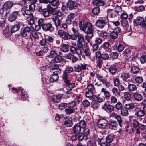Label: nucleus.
Returning <instances> with one entry per match:
<instances>
[{"label":"nucleus","instance_id":"1","mask_svg":"<svg viewBox=\"0 0 146 146\" xmlns=\"http://www.w3.org/2000/svg\"><path fill=\"white\" fill-rule=\"evenodd\" d=\"M79 26L80 29L86 34L89 38H91L93 36V26L92 23L82 21L79 23Z\"/></svg>","mask_w":146,"mask_h":146},{"label":"nucleus","instance_id":"2","mask_svg":"<svg viewBox=\"0 0 146 146\" xmlns=\"http://www.w3.org/2000/svg\"><path fill=\"white\" fill-rule=\"evenodd\" d=\"M77 109L76 103L73 101L68 103V107L64 111L66 115H69L74 113Z\"/></svg>","mask_w":146,"mask_h":146},{"label":"nucleus","instance_id":"3","mask_svg":"<svg viewBox=\"0 0 146 146\" xmlns=\"http://www.w3.org/2000/svg\"><path fill=\"white\" fill-rule=\"evenodd\" d=\"M23 9H25L24 13H23V15L25 16V17L27 19H29V20L28 21V23L31 25L34 23V20L33 19V15L32 13V11L29 10L27 8H24Z\"/></svg>","mask_w":146,"mask_h":146},{"label":"nucleus","instance_id":"4","mask_svg":"<svg viewBox=\"0 0 146 146\" xmlns=\"http://www.w3.org/2000/svg\"><path fill=\"white\" fill-rule=\"evenodd\" d=\"M32 29V27L30 26V27H26L23 29H21V35L25 37L29 36L30 35L31 31Z\"/></svg>","mask_w":146,"mask_h":146},{"label":"nucleus","instance_id":"5","mask_svg":"<svg viewBox=\"0 0 146 146\" xmlns=\"http://www.w3.org/2000/svg\"><path fill=\"white\" fill-rule=\"evenodd\" d=\"M108 20V18L107 17L102 18L101 19H98L96 21L95 23L96 25L98 28L102 29L105 26L106 23Z\"/></svg>","mask_w":146,"mask_h":146},{"label":"nucleus","instance_id":"6","mask_svg":"<svg viewBox=\"0 0 146 146\" xmlns=\"http://www.w3.org/2000/svg\"><path fill=\"white\" fill-rule=\"evenodd\" d=\"M42 28L43 30L45 32L49 31L52 32L54 30V28L53 27L52 24L50 22L45 23L42 25Z\"/></svg>","mask_w":146,"mask_h":146},{"label":"nucleus","instance_id":"7","mask_svg":"<svg viewBox=\"0 0 146 146\" xmlns=\"http://www.w3.org/2000/svg\"><path fill=\"white\" fill-rule=\"evenodd\" d=\"M121 31V29L119 27L115 28L110 34L111 37L114 40L115 39L117 38L118 34L120 33Z\"/></svg>","mask_w":146,"mask_h":146},{"label":"nucleus","instance_id":"8","mask_svg":"<svg viewBox=\"0 0 146 146\" xmlns=\"http://www.w3.org/2000/svg\"><path fill=\"white\" fill-rule=\"evenodd\" d=\"M66 85V89L68 90L66 93L67 94H71L72 92V90L75 86V84L74 83H71L70 81L67 83H65Z\"/></svg>","mask_w":146,"mask_h":146},{"label":"nucleus","instance_id":"9","mask_svg":"<svg viewBox=\"0 0 146 146\" xmlns=\"http://www.w3.org/2000/svg\"><path fill=\"white\" fill-rule=\"evenodd\" d=\"M13 5V3L11 1H9L5 3L3 6L2 9H0V11L2 10V12L3 13L4 11H7L10 9Z\"/></svg>","mask_w":146,"mask_h":146},{"label":"nucleus","instance_id":"10","mask_svg":"<svg viewBox=\"0 0 146 146\" xmlns=\"http://www.w3.org/2000/svg\"><path fill=\"white\" fill-rule=\"evenodd\" d=\"M80 48H81L85 55L87 56H89L91 54V52L89 49L88 46L87 44L84 43L81 46L78 47Z\"/></svg>","mask_w":146,"mask_h":146},{"label":"nucleus","instance_id":"11","mask_svg":"<svg viewBox=\"0 0 146 146\" xmlns=\"http://www.w3.org/2000/svg\"><path fill=\"white\" fill-rule=\"evenodd\" d=\"M67 5L70 10L75 9L80 6L76 2L71 0L68 1L67 3Z\"/></svg>","mask_w":146,"mask_h":146},{"label":"nucleus","instance_id":"12","mask_svg":"<svg viewBox=\"0 0 146 146\" xmlns=\"http://www.w3.org/2000/svg\"><path fill=\"white\" fill-rule=\"evenodd\" d=\"M98 127L100 128L104 129L106 127L108 123L106 119L102 118L98 120Z\"/></svg>","mask_w":146,"mask_h":146},{"label":"nucleus","instance_id":"13","mask_svg":"<svg viewBox=\"0 0 146 146\" xmlns=\"http://www.w3.org/2000/svg\"><path fill=\"white\" fill-rule=\"evenodd\" d=\"M71 52L72 54H76L78 56H80L82 54V51L79 48H76L72 46H69Z\"/></svg>","mask_w":146,"mask_h":146},{"label":"nucleus","instance_id":"14","mask_svg":"<svg viewBox=\"0 0 146 146\" xmlns=\"http://www.w3.org/2000/svg\"><path fill=\"white\" fill-rule=\"evenodd\" d=\"M77 38V46L78 47H81L84 42V38L83 35L80 34H78Z\"/></svg>","mask_w":146,"mask_h":146},{"label":"nucleus","instance_id":"15","mask_svg":"<svg viewBox=\"0 0 146 146\" xmlns=\"http://www.w3.org/2000/svg\"><path fill=\"white\" fill-rule=\"evenodd\" d=\"M62 59V57L58 54L57 56H56L53 59H48V58L47 59V60L49 63L52 64L54 63L60 62L61 61Z\"/></svg>","mask_w":146,"mask_h":146},{"label":"nucleus","instance_id":"16","mask_svg":"<svg viewBox=\"0 0 146 146\" xmlns=\"http://www.w3.org/2000/svg\"><path fill=\"white\" fill-rule=\"evenodd\" d=\"M107 13L109 17L111 18H115L118 15L115 10L111 9H108Z\"/></svg>","mask_w":146,"mask_h":146},{"label":"nucleus","instance_id":"17","mask_svg":"<svg viewBox=\"0 0 146 146\" xmlns=\"http://www.w3.org/2000/svg\"><path fill=\"white\" fill-rule=\"evenodd\" d=\"M121 25L125 27L124 29L127 32H129L130 30L131 26H129L127 19H122L121 21Z\"/></svg>","mask_w":146,"mask_h":146},{"label":"nucleus","instance_id":"18","mask_svg":"<svg viewBox=\"0 0 146 146\" xmlns=\"http://www.w3.org/2000/svg\"><path fill=\"white\" fill-rule=\"evenodd\" d=\"M82 129L77 123L73 127V131L74 133L76 134H79L82 131Z\"/></svg>","mask_w":146,"mask_h":146},{"label":"nucleus","instance_id":"19","mask_svg":"<svg viewBox=\"0 0 146 146\" xmlns=\"http://www.w3.org/2000/svg\"><path fill=\"white\" fill-rule=\"evenodd\" d=\"M118 127V124L115 121H112L109 124V127L110 129L116 130Z\"/></svg>","mask_w":146,"mask_h":146},{"label":"nucleus","instance_id":"20","mask_svg":"<svg viewBox=\"0 0 146 146\" xmlns=\"http://www.w3.org/2000/svg\"><path fill=\"white\" fill-rule=\"evenodd\" d=\"M47 8L49 9V11L50 13L53 15H56V14L58 10V9L56 8H54L51 7V6L49 5H47Z\"/></svg>","mask_w":146,"mask_h":146},{"label":"nucleus","instance_id":"21","mask_svg":"<svg viewBox=\"0 0 146 146\" xmlns=\"http://www.w3.org/2000/svg\"><path fill=\"white\" fill-rule=\"evenodd\" d=\"M17 16V12H14L12 13L9 16V20L11 22L13 21L16 19Z\"/></svg>","mask_w":146,"mask_h":146},{"label":"nucleus","instance_id":"22","mask_svg":"<svg viewBox=\"0 0 146 146\" xmlns=\"http://www.w3.org/2000/svg\"><path fill=\"white\" fill-rule=\"evenodd\" d=\"M52 20L54 22L56 27L58 28L60 25L61 23V19H59L58 17L55 16L53 18Z\"/></svg>","mask_w":146,"mask_h":146},{"label":"nucleus","instance_id":"23","mask_svg":"<svg viewBox=\"0 0 146 146\" xmlns=\"http://www.w3.org/2000/svg\"><path fill=\"white\" fill-rule=\"evenodd\" d=\"M124 106L127 110L131 111L136 110L135 106L133 103L126 104Z\"/></svg>","mask_w":146,"mask_h":146},{"label":"nucleus","instance_id":"24","mask_svg":"<svg viewBox=\"0 0 146 146\" xmlns=\"http://www.w3.org/2000/svg\"><path fill=\"white\" fill-rule=\"evenodd\" d=\"M93 4L96 6H102L104 5V1L102 0H93L92 1Z\"/></svg>","mask_w":146,"mask_h":146},{"label":"nucleus","instance_id":"25","mask_svg":"<svg viewBox=\"0 0 146 146\" xmlns=\"http://www.w3.org/2000/svg\"><path fill=\"white\" fill-rule=\"evenodd\" d=\"M133 96L135 100L137 101H140L143 99L142 95L138 93H135L133 94Z\"/></svg>","mask_w":146,"mask_h":146},{"label":"nucleus","instance_id":"26","mask_svg":"<svg viewBox=\"0 0 146 146\" xmlns=\"http://www.w3.org/2000/svg\"><path fill=\"white\" fill-rule=\"evenodd\" d=\"M69 46L68 44H64L61 45L60 49L64 52H67L69 51Z\"/></svg>","mask_w":146,"mask_h":146},{"label":"nucleus","instance_id":"27","mask_svg":"<svg viewBox=\"0 0 146 146\" xmlns=\"http://www.w3.org/2000/svg\"><path fill=\"white\" fill-rule=\"evenodd\" d=\"M106 90V89L105 88H102L101 89V92L103 93L105 98H109L111 96L110 93L109 91Z\"/></svg>","mask_w":146,"mask_h":146},{"label":"nucleus","instance_id":"28","mask_svg":"<svg viewBox=\"0 0 146 146\" xmlns=\"http://www.w3.org/2000/svg\"><path fill=\"white\" fill-rule=\"evenodd\" d=\"M110 43L108 42H106L102 45V48L106 51L109 53H111V50L109 48Z\"/></svg>","mask_w":146,"mask_h":146},{"label":"nucleus","instance_id":"29","mask_svg":"<svg viewBox=\"0 0 146 146\" xmlns=\"http://www.w3.org/2000/svg\"><path fill=\"white\" fill-rule=\"evenodd\" d=\"M128 88L129 91L131 92L135 91L137 89L136 86L134 84H129Z\"/></svg>","mask_w":146,"mask_h":146},{"label":"nucleus","instance_id":"30","mask_svg":"<svg viewBox=\"0 0 146 146\" xmlns=\"http://www.w3.org/2000/svg\"><path fill=\"white\" fill-rule=\"evenodd\" d=\"M51 100L54 102H59L60 101V95L53 96L51 97Z\"/></svg>","mask_w":146,"mask_h":146},{"label":"nucleus","instance_id":"31","mask_svg":"<svg viewBox=\"0 0 146 146\" xmlns=\"http://www.w3.org/2000/svg\"><path fill=\"white\" fill-rule=\"evenodd\" d=\"M20 25L19 23L14 25L11 29V32L13 33L19 30L20 28Z\"/></svg>","mask_w":146,"mask_h":146},{"label":"nucleus","instance_id":"32","mask_svg":"<svg viewBox=\"0 0 146 146\" xmlns=\"http://www.w3.org/2000/svg\"><path fill=\"white\" fill-rule=\"evenodd\" d=\"M42 14L45 17H48L49 16L50 12L48 8L47 9L45 8L42 9Z\"/></svg>","mask_w":146,"mask_h":146},{"label":"nucleus","instance_id":"33","mask_svg":"<svg viewBox=\"0 0 146 146\" xmlns=\"http://www.w3.org/2000/svg\"><path fill=\"white\" fill-rule=\"evenodd\" d=\"M98 34L99 35L104 39L107 38L108 36L107 33L105 31H98Z\"/></svg>","mask_w":146,"mask_h":146},{"label":"nucleus","instance_id":"34","mask_svg":"<svg viewBox=\"0 0 146 146\" xmlns=\"http://www.w3.org/2000/svg\"><path fill=\"white\" fill-rule=\"evenodd\" d=\"M99 105V103L96 100H94L92 102L91 107L94 109H97L98 108Z\"/></svg>","mask_w":146,"mask_h":146},{"label":"nucleus","instance_id":"35","mask_svg":"<svg viewBox=\"0 0 146 146\" xmlns=\"http://www.w3.org/2000/svg\"><path fill=\"white\" fill-rule=\"evenodd\" d=\"M121 114L122 116H127L129 114L128 110L125 107L121 110Z\"/></svg>","mask_w":146,"mask_h":146},{"label":"nucleus","instance_id":"36","mask_svg":"<svg viewBox=\"0 0 146 146\" xmlns=\"http://www.w3.org/2000/svg\"><path fill=\"white\" fill-rule=\"evenodd\" d=\"M134 80L135 81L134 83L138 84L142 83L143 80L142 77L141 76L136 77L134 79Z\"/></svg>","mask_w":146,"mask_h":146},{"label":"nucleus","instance_id":"37","mask_svg":"<svg viewBox=\"0 0 146 146\" xmlns=\"http://www.w3.org/2000/svg\"><path fill=\"white\" fill-rule=\"evenodd\" d=\"M48 2L53 6H57L60 4L59 0H49Z\"/></svg>","mask_w":146,"mask_h":146},{"label":"nucleus","instance_id":"38","mask_svg":"<svg viewBox=\"0 0 146 146\" xmlns=\"http://www.w3.org/2000/svg\"><path fill=\"white\" fill-rule=\"evenodd\" d=\"M139 68L136 66H133L131 69V71L132 73L135 74L138 73L139 71Z\"/></svg>","mask_w":146,"mask_h":146},{"label":"nucleus","instance_id":"39","mask_svg":"<svg viewBox=\"0 0 146 146\" xmlns=\"http://www.w3.org/2000/svg\"><path fill=\"white\" fill-rule=\"evenodd\" d=\"M119 75L121 76V77L124 80L128 78L129 76V74L127 73H120Z\"/></svg>","mask_w":146,"mask_h":146},{"label":"nucleus","instance_id":"40","mask_svg":"<svg viewBox=\"0 0 146 146\" xmlns=\"http://www.w3.org/2000/svg\"><path fill=\"white\" fill-rule=\"evenodd\" d=\"M131 53V50L129 48H127L125 49L123 52L122 54L125 57H129V55Z\"/></svg>","mask_w":146,"mask_h":146},{"label":"nucleus","instance_id":"41","mask_svg":"<svg viewBox=\"0 0 146 146\" xmlns=\"http://www.w3.org/2000/svg\"><path fill=\"white\" fill-rule=\"evenodd\" d=\"M143 19L141 17H137L136 19L135 22L137 24L139 25L142 24L143 25Z\"/></svg>","mask_w":146,"mask_h":146},{"label":"nucleus","instance_id":"42","mask_svg":"<svg viewBox=\"0 0 146 146\" xmlns=\"http://www.w3.org/2000/svg\"><path fill=\"white\" fill-rule=\"evenodd\" d=\"M59 76L57 74H53L50 79V81L51 82L57 81L58 79Z\"/></svg>","mask_w":146,"mask_h":146},{"label":"nucleus","instance_id":"43","mask_svg":"<svg viewBox=\"0 0 146 146\" xmlns=\"http://www.w3.org/2000/svg\"><path fill=\"white\" fill-rule=\"evenodd\" d=\"M20 89L21 91V98L23 100H26V99L27 98V95L26 94V92L24 91L23 92V91L24 89L22 87H21Z\"/></svg>","mask_w":146,"mask_h":146},{"label":"nucleus","instance_id":"44","mask_svg":"<svg viewBox=\"0 0 146 146\" xmlns=\"http://www.w3.org/2000/svg\"><path fill=\"white\" fill-rule=\"evenodd\" d=\"M124 96L125 98L127 101H130L131 100V97L129 92H125L124 94Z\"/></svg>","mask_w":146,"mask_h":146},{"label":"nucleus","instance_id":"45","mask_svg":"<svg viewBox=\"0 0 146 146\" xmlns=\"http://www.w3.org/2000/svg\"><path fill=\"white\" fill-rule=\"evenodd\" d=\"M24 8H27L32 11L35 9V5L34 4H31L30 5H26L23 7Z\"/></svg>","mask_w":146,"mask_h":146},{"label":"nucleus","instance_id":"46","mask_svg":"<svg viewBox=\"0 0 146 146\" xmlns=\"http://www.w3.org/2000/svg\"><path fill=\"white\" fill-rule=\"evenodd\" d=\"M57 55L58 54L55 51L52 50L50 52V54L48 55V57L51 58H52V59H53L56 56H57Z\"/></svg>","mask_w":146,"mask_h":146},{"label":"nucleus","instance_id":"47","mask_svg":"<svg viewBox=\"0 0 146 146\" xmlns=\"http://www.w3.org/2000/svg\"><path fill=\"white\" fill-rule=\"evenodd\" d=\"M64 124L68 127H71L72 125L73 124L72 121L70 119L67 120L64 122Z\"/></svg>","mask_w":146,"mask_h":146},{"label":"nucleus","instance_id":"48","mask_svg":"<svg viewBox=\"0 0 146 146\" xmlns=\"http://www.w3.org/2000/svg\"><path fill=\"white\" fill-rule=\"evenodd\" d=\"M3 30V34L6 37H8L9 35V28L8 27H6Z\"/></svg>","mask_w":146,"mask_h":146},{"label":"nucleus","instance_id":"49","mask_svg":"<svg viewBox=\"0 0 146 146\" xmlns=\"http://www.w3.org/2000/svg\"><path fill=\"white\" fill-rule=\"evenodd\" d=\"M78 125L81 126L82 128L83 129L85 127H86V121L84 120H81L79 123H77Z\"/></svg>","mask_w":146,"mask_h":146},{"label":"nucleus","instance_id":"50","mask_svg":"<svg viewBox=\"0 0 146 146\" xmlns=\"http://www.w3.org/2000/svg\"><path fill=\"white\" fill-rule=\"evenodd\" d=\"M40 44L41 46H46L47 44H49V43L47 41L46 39H43L41 40L40 42Z\"/></svg>","mask_w":146,"mask_h":146},{"label":"nucleus","instance_id":"51","mask_svg":"<svg viewBox=\"0 0 146 146\" xmlns=\"http://www.w3.org/2000/svg\"><path fill=\"white\" fill-rule=\"evenodd\" d=\"M103 61L100 59L98 58L96 61V66L97 67L99 68V69H100L102 66L103 64Z\"/></svg>","mask_w":146,"mask_h":146},{"label":"nucleus","instance_id":"52","mask_svg":"<svg viewBox=\"0 0 146 146\" xmlns=\"http://www.w3.org/2000/svg\"><path fill=\"white\" fill-rule=\"evenodd\" d=\"M116 109L117 110H121L123 108V106L121 103L118 102L115 105Z\"/></svg>","mask_w":146,"mask_h":146},{"label":"nucleus","instance_id":"53","mask_svg":"<svg viewBox=\"0 0 146 146\" xmlns=\"http://www.w3.org/2000/svg\"><path fill=\"white\" fill-rule=\"evenodd\" d=\"M131 125L134 127H136L138 126L139 123L138 121L136 119H133L131 121Z\"/></svg>","mask_w":146,"mask_h":146},{"label":"nucleus","instance_id":"54","mask_svg":"<svg viewBox=\"0 0 146 146\" xmlns=\"http://www.w3.org/2000/svg\"><path fill=\"white\" fill-rule=\"evenodd\" d=\"M114 138L113 136L110 135L108 136L106 138V142L107 143L109 144L113 140Z\"/></svg>","mask_w":146,"mask_h":146},{"label":"nucleus","instance_id":"55","mask_svg":"<svg viewBox=\"0 0 146 146\" xmlns=\"http://www.w3.org/2000/svg\"><path fill=\"white\" fill-rule=\"evenodd\" d=\"M100 9L99 7H96L92 9V13L95 15H97L100 12Z\"/></svg>","mask_w":146,"mask_h":146},{"label":"nucleus","instance_id":"56","mask_svg":"<svg viewBox=\"0 0 146 146\" xmlns=\"http://www.w3.org/2000/svg\"><path fill=\"white\" fill-rule=\"evenodd\" d=\"M102 84L105 85L106 88H108L110 86V82H108L106 79H105L102 82Z\"/></svg>","mask_w":146,"mask_h":146},{"label":"nucleus","instance_id":"57","mask_svg":"<svg viewBox=\"0 0 146 146\" xmlns=\"http://www.w3.org/2000/svg\"><path fill=\"white\" fill-rule=\"evenodd\" d=\"M87 88L88 91H92L95 89L94 86L92 84H89L87 85Z\"/></svg>","mask_w":146,"mask_h":146},{"label":"nucleus","instance_id":"58","mask_svg":"<svg viewBox=\"0 0 146 146\" xmlns=\"http://www.w3.org/2000/svg\"><path fill=\"white\" fill-rule=\"evenodd\" d=\"M67 104L66 103H62L60 104L58 106V108L62 110L65 108L67 106Z\"/></svg>","mask_w":146,"mask_h":146},{"label":"nucleus","instance_id":"59","mask_svg":"<svg viewBox=\"0 0 146 146\" xmlns=\"http://www.w3.org/2000/svg\"><path fill=\"white\" fill-rule=\"evenodd\" d=\"M113 80L114 86H118L120 84V81L119 79L113 78Z\"/></svg>","mask_w":146,"mask_h":146},{"label":"nucleus","instance_id":"60","mask_svg":"<svg viewBox=\"0 0 146 146\" xmlns=\"http://www.w3.org/2000/svg\"><path fill=\"white\" fill-rule=\"evenodd\" d=\"M31 35L34 39H39V36L38 33L35 31H32Z\"/></svg>","mask_w":146,"mask_h":146},{"label":"nucleus","instance_id":"61","mask_svg":"<svg viewBox=\"0 0 146 146\" xmlns=\"http://www.w3.org/2000/svg\"><path fill=\"white\" fill-rule=\"evenodd\" d=\"M110 56L113 59H116L118 56V54L116 52H113L111 53Z\"/></svg>","mask_w":146,"mask_h":146},{"label":"nucleus","instance_id":"62","mask_svg":"<svg viewBox=\"0 0 146 146\" xmlns=\"http://www.w3.org/2000/svg\"><path fill=\"white\" fill-rule=\"evenodd\" d=\"M115 10L118 14L119 13H120L122 11V8L121 6L117 5L115 8Z\"/></svg>","mask_w":146,"mask_h":146},{"label":"nucleus","instance_id":"63","mask_svg":"<svg viewBox=\"0 0 146 146\" xmlns=\"http://www.w3.org/2000/svg\"><path fill=\"white\" fill-rule=\"evenodd\" d=\"M117 120L118 123L120 127H122V123L123 122V121L122 119L121 118L120 115H118L117 117L115 118Z\"/></svg>","mask_w":146,"mask_h":146},{"label":"nucleus","instance_id":"64","mask_svg":"<svg viewBox=\"0 0 146 146\" xmlns=\"http://www.w3.org/2000/svg\"><path fill=\"white\" fill-rule=\"evenodd\" d=\"M85 95L86 97L89 98H91L93 96V93L92 91H88L86 92Z\"/></svg>","mask_w":146,"mask_h":146}]
</instances>
